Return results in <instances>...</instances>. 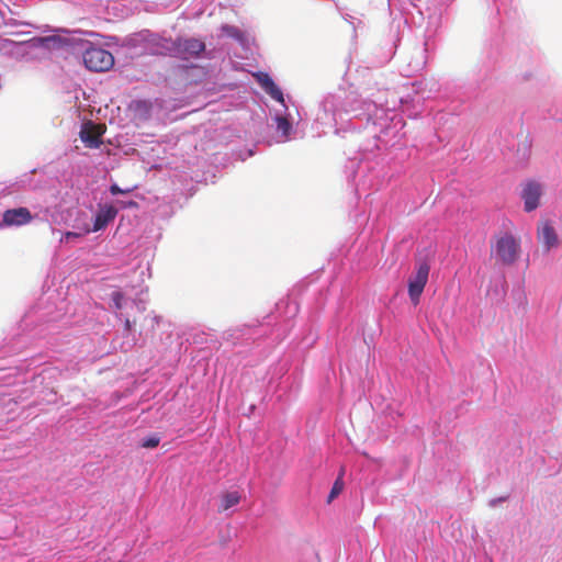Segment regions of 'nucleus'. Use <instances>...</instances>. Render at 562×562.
<instances>
[{"instance_id": "6ab92c4d", "label": "nucleus", "mask_w": 562, "mask_h": 562, "mask_svg": "<svg viewBox=\"0 0 562 562\" xmlns=\"http://www.w3.org/2000/svg\"><path fill=\"white\" fill-rule=\"evenodd\" d=\"M124 328H125L126 331H131L132 330V322L130 321V318L125 319Z\"/></svg>"}, {"instance_id": "423d86ee", "label": "nucleus", "mask_w": 562, "mask_h": 562, "mask_svg": "<svg viewBox=\"0 0 562 562\" xmlns=\"http://www.w3.org/2000/svg\"><path fill=\"white\" fill-rule=\"evenodd\" d=\"M205 49V44L198 38H180L176 43V50L183 58L198 57Z\"/></svg>"}, {"instance_id": "f03ea898", "label": "nucleus", "mask_w": 562, "mask_h": 562, "mask_svg": "<svg viewBox=\"0 0 562 562\" xmlns=\"http://www.w3.org/2000/svg\"><path fill=\"white\" fill-rule=\"evenodd\" d=\"M83 63L89 70L102 72L114 65V57L101 47H90L83 53Z\"/></svg>"}, {"instance_id": "6e6552de", "label": "nucleus", "mask_w": 562, "mask_h": 562, "mask_svg": "<svg viewBox=\"0 0 562 562\" xmlns=\"http://www.w3.org/2000/svg\"><path fill=\"white\" fill-rule=\"evenodd\" d=\"M5 225H24L32 221V214L26 207L7 210L2 218Z\"/></svg>"}, {"instance_id": "2eb2a0df", "label": "nucleus", "mask_w": 562, "mask_h": 562, "mask_svg": "<svg viewBox=\"0 0 562 562\" xmlns=\"http://www.w3.org/2000/svg\"><path fill=\"white\" fill-rule=\"evenodd\" d=\"M159 445V438L157 437H149L147 439H144L142 442V447L144 448H155Z\"/></svg>"}, {"instance_id": "0eeeda50", "label": "nucleus", "mask_w": 562, "mask_h": 562, "mask_svg": "<svg viewBox=\"0 0 562 562\" xmlns=\"http://www.w3.org/2000/svg\"><path fill=\"white\" fill-rule=\"evenodd\" d=\"M117 215V210L113 205H101L95 214L93 227L85 228V234L90 232H98L106 227Z\"/></svg>"}, {"instance_id": "f8f14e48", "label": "nucleus", "mask_w": 562, "mask_h": 562, "mask_svg": "<svg viewBox=\"0 0 562 562\" xmlns=\"http://www.w3.org/2000/svg\"><path fill=\"white\" fill-rule=\"evenodd\" d=\"M344 490L342 473L339 474L328 495V503H331Z\"/></svg>"}, {"instance_id": "39448f33", "label": "nucleus", "mask_w": 562, "mask_h": 562, "mask_svg": "<svg viewBox=\"0 0 562 562\" xmlns=\"http://www.w3.org/2000/svg\"><path fill=\"white\" fill-rule=\"evenodd\" d=\"M542 194L541 186L535 181H529L522 189L521 199L524 200V209L526 212L536 210L540 204Z\"/></svg>"}, {"instance_id": "9b49d317", "label": "nucleus", "mask_w": 562, "mask_h": 562, "mask_svg": "<svg viewBox=\"0 0 562 562\" xmlns=\"http://www.w3.org/2000/svg\"><path fill=\"white\" fill-rule=\"evenodd\" d=\"M240 499L241 495L237 491L223 493L221 495L218 512L222 513L228 510L229 508L238 505Z\"/></svg>"}, {"instance_id": "dca6fc26", "label": "nucleus", "mask_w": 562, "mask_h": 562, "mask_svg": "<svg viewBox=\"0 0 562 562\" xmlns=\"http://www.w3.org/2000/svg\"><path fill=\"white\" fill-rule=\"evenodd\" d=\"M110 192L115 195V194L128 193L130 190L128 189L127 190H122L117 184H112L110 187Z\"/></svg>"}, {"instance_id": "f3484780", "label": "nucleus", "mask_w": 562, "mask_h": 562, "mask_svg": "<svg viewBox=\"0 0 562 562\" xmlns=\"http://www.w3.org/2000/svg\"><path fill=\"white\" fill-rule=\"evenodd\" d=\"M83 234H85V232L83 233L66 232L64 235V238L66 240H68L70 238H78V237L82 236Z\"/></svg>"}, {"instance_id": "ddd939ff", "label": "nucleus", "mask_w": 562, "mask_h": 562, "mask_svg": "<svg viewBox=\"0 0 562 562\" xmlns=\"http://www.w3.org/2000/svg\"><path fill=\"white\" fill-rule=\"evenodd\" d=\"M277 121V128L282 132V134L284 136H288L289 135V132L291 130V124L290 122L288 121V119L283 117V116H278L276 119Z\"/></svg>"}, {"instance_id": "1a4fd4ad", "label": "nucleus", "mask_w": 562, "mask_h": 562, "mask_svg": "<svg viewBox=\"0 0 562 562\" xmlns=\"http://www.w3.org/2000/svg\"><path fill=\"white\" fill-rule=\"evenodd\" d=\"M260 87L276 101L283 103V93L273 82L271 77L266 72H257L254 75Z\"/></svg>"}, {"instance_id": "4468645a", "label": "nucleus", "mask_w": 562, "mask_h": 562, "mask_svg": "<svg viewBox=\"0 0 562 562\" xmlns=\"http://www.w3.org/2000/svg\"><path fill=\"white\" fill-rule=\"evenodd\" d=\"M111 299H112V302L114 304V307L116 310H121L122 306H123V299H124V295L122 292L120 291H115L111 294Z\"/></svg>"}, {"instance_id": "7ed1b4c3", "label": "nucleus", "mask_w": 562, "mask_h": 562, "mask_svg": "<svg viewBox=\"0 0 562 562\" xmlns=\"http://www.w3.org/2000/svg\"><path fill=\"white\" fill-rule=\"evenodd\" d=\"M430 266L426 261H419L414 276L408 281V295L414 305L419 303L420 295L428 281Z\"/></svg>"}, {"instance_id": "aec40b11", "label": "nucleus", "mask_w": 562, "mask_h": 562, "mask_svg": "<svg viewBox=\"0 0 562 562\" xmlns=\"http://www.w3.org/2000/svg\"><path fill=\"white\" fill-rule=\"evenodd\" d=\"M128 205H130V206H136V205H137V203H136V202H134V201H131V202L128 203Z\"/></svg>"}, {"instance_id": "9d476101", "label": "nucleus", "mask_w": 562, "mask_h": 562, "mask_svg": "<svg viewBox=\"0 0 562 562\" xmlns=\"http://www.w3.org/2000/svg\"><path fill=\"white\" fill-rule=\"evenodd\" d=\"M538 240L543 244L547 250L558 246V235L549 222L541 223V226L538 228Z\"/></svg>"}, {"instance_id": "20e7f679", "label": "nucleus", "mask_w": 562, "mask_h": 562, "mask_svg": "<svg viewBox=\"0 0 562 562\" xmlns=\"http://www.w3.org/2000/svg\"><path fill=\"white\" fill-rule=\"evenodd\" d=\"M105 132V127L101 124L88 122L82 125L80 138L89 148H99L102 144L101 136Z\"/></svg>"}, {"instance_id": "a211bd4d", "label": "nucleus", "mask_w": 562, "mask_h": 562, "mask_svg": "<svg viewBox=\"0 0 562 562\" xmlns=\"http://www.w3.org/2000/svg\"><path fill=\"white\" fill-rule=\"evenodd\" d=\"M224 30L227 32V34H229L232 36H236L238 33V30L234 26H226V27H224Z\"/></svg>"}, {"instance_id": "f257e3e1", "label": "nucleus", "mask_w": 562, "mask_h": 562, "mask_svg": "<svg viewBox=\"0 0 562 562\" xmlns=\"http://www.w3.org/2000/svg\"><path fill=\"white\" fill-rule=\"evenodd\" d=\"M492 254L502 265L512 266L519 258L520 241L509 233L497 235L492 245Z\"/></svg>"}]
</instances>
